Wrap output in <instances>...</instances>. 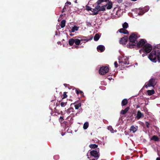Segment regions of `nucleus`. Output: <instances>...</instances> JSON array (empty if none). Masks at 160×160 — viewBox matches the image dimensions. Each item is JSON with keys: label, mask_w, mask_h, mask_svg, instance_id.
<instances>
[{"label": "nucleus", "mask_w": 160, "mask_h": 160, "mask_svg": "<svg viewBox=\"0 0 160 160\" xmlns=\"http://www.w3.org/2000/svg\"><path fill=\"white\" fill-rule=\"evenodd\" d=\"M150 139L151 140H153L155 141H158L159 138L157 136L154 135Z\"/></svg>", "instance_id": "a211bd4d"}, {"label": "nucleus", "mask_w": 160, "mask_h": 160, "mask_svg": "<svg viewBox=\"0 0 160 160\" xmlns=\"http://www.w3.org/2000/svg\"><path fill=\"white\" fill-rule=\"evenodd\" d=\"M122 26L123 28L124 29H126L128 27V25L127 22H125L122 24Z\"/></svg>", "instance_id": "cd10ccee"}, {"label": "nucleus", "mask_w": 160, "mask_h": 160, "mask_svg": "<svg viewBox=\"0 0 160 160\" xmlns=\"http://www.w3.org/2000/svg\"><path fill=\"white\" fill-rule=\"evenodd\" d=\"M109 71V68L108 66H103L101 67L99 70L100 74L102 75L105 74Z\"/></svg>", "instance_id": "423d86ee"}, {"label": "nucleus", "mask_w": 160, "mask_h": 160, "mask_svg": "<svg viewBox=\"0 0 160 160\" xmlns=\"http://www.w3.org/2000/svg\"><path fill=\"white\" fill-rule=\"evenodd\" d=\"M147 92L148 95L150 96L153 94L155 93V91L154 90H148Z\"/></svg>", "instance_id": "aec40b11"}, {"label": "nucleus", "mask_w": 160, "mask_h": 160, "mask_svg": "<svg viewBox=\"0 0 160 160\" xmlns=\"http://www.w3.org/2000/svg\"><path fill=\"white\" fill-rule=\"evenodd\" d=\"M82 40H80L78 39H75V43L77 45H79L81 42V41H82Z\"/></svg>", "instance_id": "5701e85b"}, {"label": "nucleus", "mask_w": 160, "mask_h": 160, "mask_svg": "<svg viewBox=\"0 0 160 160\" xmlns=\"http://www.w3.org/2000/svg\"><path fill=\"white\" fill-rule=\"evenodd\" d=\"M100 38V36L98 34H96L94 37V39L95 41H97Z\"/></svg>", "instance_id": "bb28decb"}, {"label": "nucleus", "mask_w": 160, "mask_h": 160, "mask_svg": "<svg viewBox=\"0 0 160 160\" xmlns=\"http://www.w3.org/2000/svg\"><path fill=\"white\" fill-rule=\"evenodd\" d=\"M114 64L115 67L116 68H117V67L118 66V64L116 62H114Z\"/></svg>", "instance_id": "79ce46f5"}, {"label": "nucleus", "mask_w": 160, "mask_h": 160, "mask_svg": "<svg viewBox=\"0 0 160 160\" xmlns=\"http://www.w3.org/2000/svg\"><path fill=\"white\" fill-rule=\"evenodd\" d=\"M75 3H77V0H76V1H75Z\"/></svg>", "instance_id": "603ef678"}, {"label": "nucleus", "mask_w": 160, "mask_h": 160, "mask_svg": "<svg viewBox=\"0 0 160 160\" xmlns=\"http://www.w3.org/2000/svg\"><path fill=\"white\" fill-rule=\"evenodd\" d=\"M145 42L144 39H141L137 43L136 46L137 48H140L143 46L145 44Z\"/></svg>", "instance_id": "0eeeda50"}, {"label": "nucleus", "mask_w": 160, "mask_h": 160, "mask_svg": "<svg viewBox=\"0 0 160 160\" xmlns=\"http://www.w3.org/2000/svg\"><path fill=\"white\" fill-rule=\"evenodd\" d=\"M136 42H130L128 43L127 45V47L128 48H133L135 46H136Z\"/></svg>", "instance_id": "f8f14e48"}, {"label": "nucleus", "mask_w": 160, "mask_h": 160, "mask_svg": "<svg viewBox=\"0 0 160 160\" xmlns=\"http://www.w3.org/2000/svg\"><path fill=\"white\" fill-rule=\"evenodd\" d=\"M155 79L152 78L150 80L148 84L145 86L146 88L148 87L154 86L155 85Z\"/></svg>", "instance_id": "9d476101"}, {"label": "nucleus", "mask_w": 160, "mask_h": 160, "mask_svg": "<svg viewBox=\"0 0 160 160\" xmlns=\"http://www.w3.org/2000/svg\"><path fill=\"white\" fill-rule=\"evenodd\" d=\"M74 110L73 108H70L67 109V112L68 114H70L71 112H73Z\"/></svg>", "instance_id": "a878e982"}, {"label": "nucleus", "mask_w": 160, "mask_h": 160, "mask_svg": "<svg viewBox=\"0 0 160 160\" xmlns=\"http://www.w3.org/2000/svg\"><path fill=\"white\" fill-rule=\"evenodd\" d=\"M128 103V101L126 99H124L122 101V106H124L126 105Z\"/></svg>", "instance_id": "412c9836"}, {"label": "nucleus", "mask_w": 160, "mask_h": 160, "mask_svg": "<svg viewBox=\"0 0 160 160\" xmlns=\"http://www.w3.org/2000/svg\"><path fill=\"white\" fill-rule=\"evenodd\" d=\"M62 136L63 135V134H62Z\"/></svg>", "instance_id": "4d7b16f0"}, {"label": "nucleus", "mask_w": 160, "mask_h": 160, "mask_svg": "<svg viewBox=\"0 0 160 160\" xmlns=\"http://www.w3.org/2000/svg\"><path fill=\"white\" fill-rule=\"evenodd\" d=\"M98 152L96 150H92L90 152V154L91 156L98 159L99 157Z\"/></svg>", "instance_id": "6e6552de"}, {"label": "nucleus", "mask_w": 160, "mask_h": 160, "mask_svg": "<svg viewBox=\"0 0 160 160\" xmlns=\"http://www.w3.org/2000/svg\"><path fill=\"white\" fill-rule=\"evenodd\" d=\"M77 113H72L71 114V116H69L67 118V119H68L69 118L71 117L72 116V117H74L77 115Z\"/></svg>", "instance_id": "e433bc0d"}, {"label": "nucleus", "mask_w": 160, "mask_h": 160, "mask_svg": "<svg viewBox=\"0 0 160 160\" xmlns=\"http://www.w3.org/2000/svg\"><path fill=\"white\" fill-rule=\"evenodd\" d=\"M68 5L67 4V3H66L65 6L63 8L62 11V13H63L65 11V10H66V7H68Z\"/></svg>", "instance_id": "72a5a7b5"}, {"label": "nucleus", "mask_w": 160, "mask_h": 160, "mask_svg": "<svg viewBox=\"0 0 160 160\" xmlns=\"http://www.w3.org/2000/svg\"><path fill=\"white\" fill-rule=\"evenodd\" d=\"M158 51V54H157L156 51L153 50L151 53H150L148 58L150 60L153 62H156V59L157 58L158 61L160 62V51Z\"/></svg>", "instance_id": "f257e3e1"}, {"label": "nucleus", "mask_w": 160, "mask_h": 160, "mask_svg": "<svg viewBox=\"0 0 160 160\" xmlns=\"http://www.w3.org/2000/svg\"><path fill=\"white\" fill-rule=\"evenodd\" d=\"M102 1H99V0H98L96 2L97 5L96 6L95 8L88 9V11H91L92 12V15H96L98 13L99 11H102V10H101L102 8L100 6V5L102 3Z\"/></svg>", "instance_id": "7ed1b4c3"}, {"label": "nucleus", "mask_w": 160, "mask_h": 160, "mask_svg": "<svg viewBox=\"0 0 160 160\" xmlns=\"http://www.w3.org/2000/svg\"><path fill=\"white\" fill-rule=\"evenodd\" d=\"M88 9H92V8H90L89 6H88V7H87V9L88 11Z\"/></svg>", "instance_id": "a18cd8bd"}, {"label": "nucleus", "mask_w": 160, "mask_h": 160, "mask_svg": "<svg viewBox=\"0 0 160 160\" xmlns=\"http://www.w3.org/2000/svg\"><path fill=\"white\" fill-rule=\"evenodd\" d=\"M68 4L70 5L71 4V2H67V3Z\"/></svg>", "instance_id": "de8ad7c7"}, {"label": "nucleus", "mask_w": 160, "mask_h": 160, "mask_svg": "<svg viewBox=\"0 0 160 160\" xmlns=\"http://www.w3.org/2000/svg\"><path fill=\"white\" fill-rule=\"evenodd\" d=\"M144 115L140 111H138L136 116V118L138 119H139L141 118H143Z\"/></svg>", "instance_id": "4468645a"}, {"label": "nucleus", "mask_w": 160, "mask_h": 160, "mask_svg": "<svg viewBox=\"0 0 160 160\" xmlns=\"http://www.w3.org/2000/svg\"><path fill=\"white\" fill-rule=\"evenodd\" d=\"M63 117L61 116L59 119V121L60 122H61L63 120Z\"/></svg>", "instance_id": "a19ab883"}, {"label": "nucleus", "mask_w": 160, "mask_h": 160, "mask_svg": "<svg viewBox=\"0 0 160 160\" xmlns=\"http://www.w3.org/2000/svg\"><path fill=\"white\" fill-rule=\"evenodd\" d=\"M97 49L98 51L100 50V52H102L105 50V48L104 46L102 45H99L97 47Z\"/></svg>", "instance_id": "2eb2a0df"}, {"label": "nucleus", "mask_w": 160, "mask_h": 160, "mask_svg": "<svg viewBox=\"0 0 160 160\" xmlns=\"http://www.w3.org/2000/svg\"><path fill=\"white\" fill-rule=\"evenodd\" d=\"M99 1H102V3L104 2H106V4L102 5L101 7V10L102 11H106V8L107 10L111 9L112 7L113 3L112 2L109 0H99Z\"/></svg>", "instance_id": "f03ea898"}, {"label": "nucleus", "mask_w": 160, "mask_h": 160, "mask_svg": "<svg viewBox=\"0 0 160 160\" xmlns=\"http://www.w3.org/2000/svg\"><path fill=\"white\" fill-rule=\"evenodd\" d=\"M66 93H67V92H63V96H62V99H63L67 97V95Z\"/></svg>", "instance_id": "473e14b6"}, {"label": "nucleus", "mask_w": 160, "mask_h": 160, "mask_svg": "<svg viewBox=\"0 0 160 160\" xmlns=\"http://www.w3.org/2000/svg\"><path fill=\"white\" fill-rule=\"evenodd\" d=\"M78 27L74 26L73 27H72V29H71V32H73L75 31H77L78 30Z\"/></svg>", "instance_id": "393cba45"}, {"label": "nucleus", "mask_w": 160, "mask_h": 160, "mask_svg": "<svg viewBox=\"0 0 160 160\" xmlns=\"http://www.w3.org/2000/svg\"><path fill=\"white\" fill-rule=\"evenodd\" d=\"M92 38H93V37H92V38H91V39H92Z\"/></svg>", "instance_id": "6e6d98bb"}, {"label": "nucleus", "mask_w": 160, "mask_h": 160, "mask_svg": "<svg viewBox=\"0 0 160 160\" xmlns=\"http://www.w3.org/2000/svg\"><path fill=\"white\" fill-rule=\"evenodd\" d=\"M123 28H121L119 29L118 31L120 33H122L123 31L124 30Z\"/></svg>", "instance_id": "ea45409f"}, {"label": "nucleus", "mask_w": 160, "mask_h": 160, "mask_svg": "<svg viewBox=\"0 0 160 160\" xmlns=\"http://www.w3.org/2000/svg\"><path fill=\"white\" fill-rule=\"evenodd\" d=\"M147 54H146V53H143L142 54V56L143 57H144V56H145Z\"/></svg>", "instance_id": "c03bdc74"}, {"label": "nucleus", "mask_w": 160, "mask_h": 160, "mask_svg": "<svg viewBox=\"0 0 160 160\" xmlns=\"http://www.w3.org/2000/svg\"><path fill=\"white\" fill-rule=\"evenodd\" d=\"M97 159H94V158H93L92 159H91V160H97Z\"/></svg>", "instance_id": "09e8293b"}, {"label": "nucleus", "mask_w": 160, "mask_h": 160, "mask_svg": "<svg viewBox=\"0 0 160 160\" xmlns=\"http://www.w3.org/2000/svg\"><path fill=\"white\" fill-rule=\"evenodd\" d=\"M152 49V46L149 43H146L139 51L140 53L142 52L146 53V54L149 53Z\"/></svg>", "instance_id": "20e7f679"}, {"label": "nucleus", "mask_w": 160, "mask_h": 160, "mask_svg": "<svg viewBox=\"0 0 160 160\" xmlns=\"http://www.w3.org/2000/svg\"><path fill=\"white\" fill-rule=\"evenodd\" d=\"M67 102H62L61 103V106L62 107H64L66 105Z\"/></svg>", "instance_id": "c9c22d12"}, {"label": "nucleus", "mask_w": 160, "mask_h": 160, "mask_svg": "<svg viewBox=\"0 0 160 160\" xmlns=\"http://www.w3.org/2000/svg\"><path fill=\"white\" fill-rule=\"evenodd\" d=\"M88 122H86L84 124L83 128L84 129H86L88 128Z\"/></svg>", "instance_id": "c756f323"}, {"label": "nucleus", "mask_w": 160, "mask_h": 160, "mask_svg": "<svg viewBox=\"0 0 160 160\" xmlns=\"http://www.w3.org/2000/svg\"><path fill=\"white\" fill-rule=\"evenodd\" d=\"M119 63L120 65H121L122 66H123L124 67H125V65L124 62L122 60V61H119Z\"/></svg>", "instance_id": "2f4dec72"}, {"label": "nucleus", "mask_w": 160, "mask_h": 160, "mask_svg": "<svg viewBox=\"0 0 160 160\" xmlns=\"http://www.w3.org/2000/svg\"><path fill=\"white\" fill-rule=\"evenodd\" d=\"M108 129L111 131L113 133L112 131L113 130V129L112 128L111 126H109L108 128Z\"/></svg>", "instance_id": "4c0bfd02"}, {"label": "nucleus", "mask_w": 160, "mask_h": 160, "mask_svg": "<svg viewBox=\"0 0 160 160\" xmlns=\"http://www.w3.org/2000/svg\"><path fill=\"white\" fill-rule=\"evenodd\" d=\"M66 22L65 20H63L61 22L60 26L61 28H63L65 26Z\"/></svg>", "instance_id": "4be33fe9"}, {"label": "nucleus", "mask_w": 160, "mask_h": 160, "mask_svg": "<svg viewBox=\"0 0 160 160\" xmlns=\"http://www.w3.org/2000/svg\"><path fill=\"white\" fill-rule=\"evenodd\" d=\"M71 119H72V120H73V119L72 118V117H71V119H70V120H71Z\"/></svg>", "instance_id": "8fccbe9b"}, {"label": "nucleus", "mask_w": 160, "mask_h": 160, "mask_svg": "<svg viewBox=\"0 0 160 160\" xmlns=\"http://www.w3.org/2000/svg\"><path fill=\"white\" fill-rule=\"evenodd\" d=\"M145 125L147 128H149L150 123L148 122H145Z\"/></svg>", "instance_id": "58836bf2"}, {"label": "nucleus", "mask_w": 160, "mask_h": 160, "mask_svg": "<svg viewBox=\"0 0 160 160\" xmlns=\"http://www.w3.org/2000/svg\"><path fill=\"white\" fill-rule=\"evenodd\" d=\"M122 60L124 62V63L125 65H126L127 64H129V63L128 59V58H125L123 59Z\"/></svg>", "instance_id": "b1692460"}, {"label": "nucleus", "mask_w": 160, "mask_h": 160, "mask_svg": "<svg viewBox=\"0 0 160 160\" xmlns=\"http://www.w3.org/2000/svg\"><path fill=\"white\" fill-rule=\"evenodd\" d=\"M98 146L96 144H92L89 145V147L90 148H95L98 147Z\"/></svg>", "instance_id": "7c9ffc66"}, {"label": "nucleus", "mask_w": 160, "mask_h": 160, "mask_svg": "<svg viewBox=\"0 0 160 160\" xmlns=\"http://www.w3.org/2000/svg\"><path fill=\"white\" fill-rule=\"evenodd\" d=\"M62 16V15H60V16Z\"/></svg>", "instance_id": "5fc2aeb1"}, {"label": "nucleus", "mask_w": 160, "mask_h": 160, "mask_svg": "<svg viewBox=\"0 0 160 160\" xmlns=\"http://www.w3.org/2000/svg\"><path fill=\"white\" fill-rule=\"evenodd\" d=\"M129 107H128L126 108L124 110H122L121 111V113L122 115H124L128 112L129 109Z\"/></svg>", "instance_id": "f3484780"}, {"label": "nucleus", "mask_w": 160, "mask_h": 160, "mask_svg": "<svg viewBox=\"0 0 160 160\" xmlns=\"http://www.w3.org/2000/svg\"><path fill=\"white\" fill-rule=\"evenodd\" d=\"M158 0H157V1H158Z\"/></svg>", "instance_id": "13d9d810"}, {"label": "nucleus", "mask_w": 160, "mask_h": 160, "mask_svg": "<svg viewBox=\"0 0 160 160\" xmlns=\"http://www.w3.org/2000/svg\"><path fill=\"white\" fill-rule=\"evenodd\" d=\"M139 107L138 106H137V108H139Z\"/></svg>", "instance_id": "864d4df0"}, {"label": "nucleus", "mask_w": 160, "mask_h": 160, "mask_svg": "<svg viewBox=\"0 0 160 160\" xmlns=\"http://www.w3.org/2000/svg\"><path fill=\"white\" fill-rule=\"evenodd\" d=\"M138 38L137 33H132L129 37L128 39L130 42H137V39Z\"/></svg>", "instance_id": "39448f33"}, {"label": "nucleus", "mask_w": 160, "mask_h": 160, "mask_svg": "<svg viewBox=\"0 0 160 160\" xmlns=\"http://www.w3.org/2000/svg\"><path fill=\"white\" fill-rule=\"evenodd\" d=\"M140 10L139 12H138V14L139 15H143L145 12H147L149 9V8L148 7H145L144 8L141 9H139Z\"/></svg>", "instance_id": "1a4fd4ad"}, {"label": "nucleus", "mask_w": 160, "mask_h": 160, "mask_svg": "<svg viewBox=\"0 0 160 160\" xmlns=\"http://www.w3.org/2000/svg\"><path fill=\"white\" fill-rule=\"evenodd\" d=\"M122 33L125 34H129V32L127 30L125 29Z\"/></svg>", "instance_id": "f704fd0d"}, {"label": "nucleus", "mask_w": 160, "mask_h": 160, "mask_svg": "<svg viewBox=\"0 0 160 160\" xmlns=\"http://www.w3.org/2000/svg\"><path fill=\"white\" fill-rule=\"evenodd\" d=\"M73 103H72L71 105ZM73 104H75V108L76 109H78L79 108L81 107V104L80 102H79L78 104H77L76 102H75L74 103H73Z\"/></svg>", "instance_id": "dca6fc26"}, {"label": "nucleus", "mask_w": 160, "mask_h": 160, "mask_svg": "<svg viewBox=\"0 0 160 160\" xmlns=\"http://www.w3.org/2000/svg\"><path fill=\"white\" fill-rule=\"evenodd\" d=\"M156 160H160V158H159V157L157 158L156 159Z\"/></svg>", "instance_id": "49530a36"}, {"label": "nucleus", "mask_w": 160, "mask_h": 160, "mask_svg": "<svg viewBox=\"0 0 160 160\" xmlns=\"http://www.w3.org/2000/svg\"><path fill=\"white\" fill-rule=\"evenodd\" d=\"M75 42V39H73V38L70 39L69 40L68 43L69 45L72 46Z\"/></svg>", "instance_id": "6ab92c4d"}, {"label": "nucleus", "mask_w": 160, "mask_h": 160, "mask_svg": "<svg viewBox=\"0 0 160 160\" xmlns=\"http://www.w3.org/2000/svg\"><path fill=\"white\" fill-rule=\"evenodd\" d=\"M75 47H76V48H78V46H75Z\"/></svg>", "instance_id": "3c124183"}, {"label": "nucleus", "mask_w": 160, "mask_h": 160, "mask_svg": "<svg viewBox=\"0 0 160 160\" xmlns=\"http://www.w3.org/2000/svg\"><path fill=\"white\" fill-rule=\"evenodd\" d=\"M76 93L78 95L79 94H80L81 95L83 94V92L82 91H81L79 89H77L76 90Z\"/></svg>", "instance_id": "c85d7f7f"}, {"label": "nucleus", "mask_w": 160, "mask_h": 160, "mask_svg": "<svg viewBox=\"0 0 160 160\" xmlns=\"http://www.w3.org/2000/svg\"><path fill=\"white\" fill-rule=\"evenodd\" d=\"M138 129V126L132 125L130 127V130L131 132H132V133H135L137 131Z\"/></svg>", "instance_id": "ddd939ff"}, {"label": "nucleus", "mask_w": 160, "mask_h": 160, "mask_svg": "<svg viewBox=\"0 0 160 160\" xmlns=\"http://www.w3.org/2000/svg\"><path fill=\"white\" fill-rule=\"evenodd\" d=\"M128 38L127 36H124L123 37L121 38L120 41L119 43L121 44H126V43L128 41Z\"/></svg>", "instance_id": "9b49d317"}, {"label": "nucleus", "mask_w": 160, "mask_h": 160, "mask_svg": "<svg viewBox=\"0 0 160 160\" xmlns=\"http://www.w3.org/2000/svg\"><path fill=\"white\" fill-rule=\"evenodd\" d=\"M122 0H117V1L118 3H121L122 2Z\"/></svg>", "instance_id": "37998d69"}]
</instances>
